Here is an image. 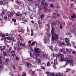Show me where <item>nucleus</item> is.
<instances>
[{
	"label": "nucleus",
	"instance_id": "7",
	"mask_svg": "<svg viewBox=\"0 0 76 76\" xmlns=\"http://www.w3.org/2000/svg\"><path fill=\"white\" fill-rule=\"evenodd\" d=\"M53 57H56V60H57V54H55L54 53V52H53Z\"/></svg>",
	"mask_w": 76,
	"mask_h": 76
},
{
	"label": "nucleus",
	"instance_id": "51",
	"mask_svg": "<svg viewBox=\"0 0 76 76\" xmlns=\"http://www.w3.org/2000/svg\"><path fill=\"white\" fill-rule=\"evenodd\" d=\"M41 23V22H40V21H39L38 22V24H39V25H40Z\"/></svg>",
	"mask_w": 76,
	"mask_h": 76
},
{
	"label": "nucleus",
	"instance_id": "1",
	"mask_svg": "<svg viewBox=\"0 0 76 76\" xmlns=\"http://www.w3.org/2000/svg\"><path fill=\"white\" fill-rule=\"evenodd\" d=\"M51 24H52V30L51 31V32L52 35V36L51 37L52 39V41H55V40H56V41L57 42V40H58V35L56 34V33H55L54 34L55 28H54L53 26L56 25V23H55L52 22Z\"/></svg>",
	"mask_w": 76,
	"mask_h": 76
},
{
	"label": "nucleus",
	"instance_id": "44",
	"mask_svg": "<svg viewBox=\"0 0 76 76\" xmlns=\"http://www.w3.org/2000/svg\"><path fill=\"white\" fill-rule=\"evenodd\" d=\"M15 58H16V60H19V58H18V57H15Z\"/></svg>",
	"mask_w": 76,
	"mask_h": 76
},
{
	"label": "nucleus",
	"instance_id": "4",
	"mask_svg": "<svg viewBox=\"0 0 76 76\" xmlns=\"http://www.w3.org/2000/svg\"><path fill=\"white\" fill-rule=\"evenodd\" d=\"M35 54L36 57H39L40 56V54H39V51H38L39 50V48H37L35 49Z\"/></svg>",
	"mask_w": 76,
	"mask_h": 76
},
{
	"label": "nucleus",
	"instance_id": "38",
	"mask_svg": "<svg viewBox=\"0 0 76 76\" xmlns=\"http://www.w3.org/2000/svg\"><path fill=\"white\" fill-rule=\"evenodd\" d=\"M46 74H47V75H49L50 74V72H46Z\"/></svg>",
	"mask_w": 76,
	"mask_h": 76
},
{
	"label": "nucleus",
	"instance_id": "20",
	"mask_svg": "<svg viewBox=\"0 0 76 76\" xmlns=\"http://www.w3.org/2000/svg\"><path fill=\"white\" fill-rule=\"evenodd\" d=\"M59 51H60V52L63 53L64 52V51L65 50H63V49H61L59 50Z\"/></svg>",
	"mask_w": 76,
	"mask_h": 76
},
{
	"label": "nucleus",
	"instance_id": "30",
	"mask_svg": "<svg viewBox=\"0 0 76 76\" xmlns=\"http://www.w3.org/2000/svg\"><path fill=\"white\" fill-rule=\"evenodd\" d=\"M40 67L42 69H45V66H41Z\"/></svg>",
	"mask_w": 76,
	"mask_h": 76
},
{
	"label": "nucleus",
	"instance_id": "19",
	"mask_svg": "<svg viewBox=\"0 0 76 76\" xmlns=\"http://www.w3.org/2000/svg\"><path fill=\"white\" fill-rule=\"evenodd\" d=\"M44 16H45V15H44V14H43L40 16V17L41 18H43Z\"/></svg>",
	"mask_w": 76,
	"mask_h": 76
},
{
	"label": "nucleus",
	"instance_id": "58",
	"mask_svg": "<svg viewBox=\"0 0 76 76\" xmlns=\"http://www.w3.org/2000/svg\"><path fill=\"white\" fill-rule=\"evenodd\" d=\"M53 14L54 15H56V13L55 12H54L53 13Z\"/></svg>",
	"mask_w": 76,
	"mask_h": 76
},
{
	"label": "nucleus",
	"instance_id": "37",
	"mask_svg": "<svg viewBox=\"0 0 76 76\" xmlns=\"http://www.w3.org/2000/svg\"><path fill=\"white\" fill-rule=\"evenodd\" d=\"M28 34L29 35V34L30 33V31L29 30H27Z\"/></svg>",
	"mask_w": 76,
	"mask_h": 76
},
{
	"label": "nucleus",
	"instance_id": "35",
	"mask_svg": "<svg viewBox=\"0 0 76 76\" xmlns=\"http://www.w3.org/2000/svg\"><path fill=\"white\" fill-rule=\"evenodd\" d=\"M70 69H67V70L66 71V72H69V71H70Z\"/></svg>",
	"mask_w": 76,
	"mask_h": 76
},
{
	"label": "nucleus",
	"instance_id": "8",
	"mask_svg": "<svg viewBox=\"0 0 76 76\" xmlns=\"http://www.w3.org/2000/svg\"><path fill=\"white\" fill-rule=\"evenodd\" d=\"M11 53L12 54V56L13 57H14L15 55V51L12 50V51L11 52Z\"/></svg>",
	"mask_w": 76,
	"mask_h": 76
},
{
	"label": "nucleus",
	"instance_id": "5",
	"mask_svg": "<svg viewBox=\"0 0 76 76\" xmlns=\"http://www.w3.org/2000/svg\"><path fill=\"white\" fill-rule=\"evenodd\" d=\"M67 63H70L71 64H72V66H73V61L71 60L70 58H69L67 59Z\"/></svg>",
	"mask_w": 76,
	"mask_h": 76
},
{
	"label": "nucleus",
	"instance_id": "39",
	"mask_svg": "<svg viewBox=\"0 0 76 76\" xmlns=\"http://www.w3.org/2000/svg\"><path fill=\"white\" fill-rule=\"evenodd\" d=\"M46 26L47 27H49V26H50V25L49 24H48L46 25Z\"/></svg>",
	"mask_w": 76,
	"mask_h": 76
},
{
	"label": "nucleus",
	"instance_id": "16",
	"mask_svg": "<svg viewBox=\"0 0 76 76\" xmlns=\"http://www.w3.org/2000/svg\"><path fill=\"white\" fill-rule=\"evenodd\" d=\"M30 57H32L33 58H34V55H32L31 53H30Z\"/></svg>",
	"mask_w": 76,
	"mask_h": 76
},
{
	"label": "nucleus",
	"instance_id": "42",
	"mask_svg": "<svg viewBox=\"0 0 76 76\" xmlns=\"http://www.w3.org/2000/svg\"><path fill=\"white\" fill-rule=\"evenodd\" d=\"M12 68H13V69H15V66H14V65H13V66H12Z\"/></svg>",
	"mask_w": 76,
	"mask_h": 76
},
{
	"label": "nucleus",
	"instance_id": "13",
	"mask_svg": "<svg viewBox=\"0 0 76 76\" xmlns=\"http://www.w3.org/2000/svg\"><path fill=\"white\" fill-rule=\"evenodd\" d=\"M57 59H55L54 60V64H55L56 65H58V64L57 63Z\"/></svg>",
	"mask_w": 76,
	"mask_h": 76
},
{
	"label": "nucleus",
	"instance_id": "60",
	"mask_svg": "<svg viewBox=\"0 0 76 76\" xmlns=\"http://www.w3.org/2000/svg\"><path fill=\"white\" fill-rule=\"evenodd\" d=\"M7 48H9V45H7Z\"/></svg>",
	"mask_w": 76,
	"mask_h": 76
},
{
	"label": "nucleus",
	"instance_id": "6",
	"mask_svg": "<svg viewBox=\"0 0 76 76\" xmlns=\"http://www.w3.org/2000/svg\"><path fill=\"white\" fill-rule=\"evenodd\" d=\"M65 39H66L65 40V42L66 44L67 45H70V43H69V39L67 38H66Z\"/></svg>",
	"mask_w": 76,
	"mask_h": 76
},
{
	"label": "nucleus",
	"instance_id": "64",
	"mask_svg": "<svg viewBox=\"0 0 76 76\" xmlns=\"http://www.w3.org/2000/svg\"><path fill=\"white\" fill-rule=\"evenodd\" d=\"M30 19H34V18H33V17H31L30 18Z\"/></svg>",
	"mask_w": 76,
	"mask_h": 76
},
{
	"label": "nucleus",
	"instance_id": "36",
	"mask_svg": "<svg viewBox=\"0 0 76 76\" xmlns=\"http://www.w3.org/2000/svg\"><path fill=\"white\" fill-rule=\"evenodd\" d=\"M5 61L6 62L9 61V58H6L5 59Z\"/></svg>",
	"mask_w": 76,
	"mask_h": 76
},
{
	"label": "nucleus",
	"instance_id": "52",
	"mask_svg": "<svg viewBox=\"0 0 76 76\" xmlns=\"http://www.w3.org/2000/svg\"><path fill=\"white\" fill-rule=\"evenodd\" d=\"M59 28L60 29H62V26L60 25L59 26Z\"/></svg>",
	"mask_w": 76,
	"mask_h": 76
},
{
	"label": "nucleus",
	"instance_id": "34",
	"mask_svg": "<svg viewBox=\"0 0 76 76\" xmlns=\"http://www.w3.org/2000/svg\"><path fill=\"white\" fill-rule=\"evenodd\" d=\"M53 4H50V7H53Z\"/></svg>",
	"mask_w": 76,
	"mask_h": 76
},
{
	"label": "nucleus",
	"instance_id": "43",
	"mask_svg": "<svg viewBox=\"0 0 76 76\" xmlns=\"http://www.w3.org/2000/svg\"><path fill=\"white\" fill-rule=\"evenodd\" d=\"M32 43L31 44V43H30L29 44V46L31 47V46H32Z\"/></svg>",
	"mask_w": 76,
	"mask_h": 76
},
{
	"label": "nucleus",
	"instance_id": "28",
	"mask_svg": "<svg viewBox=\"0 0 76 76\" xmlns=\"http://www.w3.org/2000/svg\"><path fill=\"white\" fill-rule=\"evenodd\" d=\"M41 4L42 5H45V3H44V2H41Z\"/></svg>",
	"mask_w": 76,
	"mask_h": 76
},
{
	"label": "nucleus",
	"instance_id": "11",
	"mask_svg": "<svg viewBox=\"0 0 76 76\" xmlns=\"http://www.w3.org/2000/svg\"><path fill=\"white\" fill-rule=\"evenodd\" d=\"M42 9H44L45 11H47L48 9L47 8L46 6H44L43 7H42Z\"/></svg>",
	"mask_w": 76,
	"mask_h": 76
},
{
	"label": "nucleus",
	"instance_id": "21",
	"mask_svg": "<svg viewBox=\"0 0 76 76\" xmlns=\"http://www.w3.org/2000/svg\"><path fill=\"white\" fill-rule=\"evenodd\" d=\"M50 75L51 76H55V75H54V74H53V73L51 72L50 73Z\"/></svg>",
	"mask_w": 76,
	"mask_h": 76
},
{
	"label": "nucleus",
	"instance_id": "3",
	"mask_svg": "<svg viewBox=\"0 0 76 76\" xmlns=\"http://www.w3.org/2000/svg\"><path fill=\"white\" fill-rule=\"evenodd\" d=\"M59 57L61 58L60 60L62 61H64V55L60 53H58L57 55V58Z\"/></svg>",
	"mask_w": 76,
	"mask_h": 76
},
{
	"label": "nucleus",
	"instance_id": "25",
	"mask_svg": "<svg viewBox=\"0 0 76 76\" xmlns=\"http://www.w3.org/2000/svg\"><path fill=\"white\" fill-rule=\"evenodd\" d=\"M12 20L13 22H16V19L15 18H13L12 19Z\"/></svg>",
	"mask_w": 76,
	"mask_h": 76
},
{
	"label": "nucleus",
	"instance_id": "32",
	"mask_svg": "<svg viewBox=\"0 0 76 76\" xmlns=\"http://www.w3.org/2000/svg\"><path fill=\"white\" fill-rule=\"evenodd\" d=\"M6 36V35L4 34H3L2 35V34L1 37H2V38H3V37H4Z\"/></svg>",
	"mask_w": 76,
	"mask_h": 76
},
{
	"label": "nucleus",
	"instance_id": "14",
	"mask_svg": "<svg viewBox=\"0 0 76 76\" xmlns=\"http://www.w3.org/2000/svg\"><path fill=\"white\" fill-rule=\"evenodd\" d=\"M3 55L4 56H7V53L6 51H5L3 52Z\"/></svg>",
	"mask_w": 76,
	"mask_h": 76
},
{
	"label": "nucleus",
	"instance_id": "29",
	"mask_svg": "<svg viewBox=\"0 0 76 76\" xmlns=\"http://www.w3.org/2000/svg\"><path fill=\"white\" fill-rule=\"evenodd\" d=\"M45 5L47 6V7H48V3H45Z\"/></svg>",
	"mask_w": 76,
	"mask_h": 76
},
{
	"label": "nucleus",
	"instance_id": "12",
	"mask_svg": "<svg viewBox=\"0 0 76 76\" xmlns=\"http://www.w3.org/2000/svg\"><path fill=\"white\" fill-rule=\"evenodd\" d=\"M32 46H34V45L35 44H37V41H34V42H33L31 43Z\"/></svg>",
	"mask_w": 76,
	"mask_h": 76
},
{
	"label": "nucleus",
	"instance_id": "59",
	"mask_svg": "<svg viewBox=\"0 0 76 76\" xmlns=\"http://www.w3.org/2000/svg\"><path fill=\"white\" fill-rule=\"evenodd\" d=\"M24 23H25V22H27V20H24Z\"/></svg>",
	"mask_w": 76,
	"mask_h": 76
},
{
	"label": "nucleus",
	"instance_id": "15",
	"mask_svg": "<svg viewBox=\"0 0 76 76\" xmlns=\"http://www.w3.org/2000/svg\"><path fill=\"white\" fill-rule=\"evenodd\" d=\"M50 66V62L49 61L47 63V66Z\"/></svg>",
	"mask_w": 76,
	"mask_h": 76
},
{
	"label": "nucleus",
	"instance_id": "63",
	"mask_svg": "<svg viewBox=\"0 0 76 76\" xmlns=\"http://www.w3.org/2000/svg\"><path fill=\"white\" fill-rule=\"evenodd\" d=\"M56 7L57 8V9H58V5H57V6H56Z\"/></svg>",
	"mask_w": 76,
	"mask_h": 76
},
{
	"label": "nucleus",
	"instance_id": "27",
	"mask_svg": "<svg viewBox=\"0 0 76 76\" xmlns=\"http://www.w3.org/2000/svg\"><path fill=\"white\" fill-rule=\"evenodd\" d=\"M61 76V75H60V74L59 73H57L56 74V76Z\"/></svg>",
	"mask_w": 76,
	"mask_h": 76
},
{
	"label": "nucleus",
	"instance_id": "57",
	"mask_svg": "<svg viewBox=\"0 0 76 76\" xmlns=\"http://www.w3.org/2000/svg\"><path fill=\"white\" fill-rule=\"evenodd\" d=\"M55 64H54V65L53 66V67H54V68H55L56 67V66H55Z\"/></svg>",
	"mask_w": 76,
	"mask_h": 76
},
{
	"label": "nucleus",
	"instance_id": "2",
	"mask_svg": "<svg viewBox=\"0 0 76 76\" xmlns=\"http://www.w3.org/2000/svg\"><path fill=\"white\" fill-rule=\"evenodd\" d=\"M13 13L12 12H8V15H5L4 16V20H9V16L12 17V16H13Z\"/></svg>",
	"mask_w": 76,
	"mask_h": 76
},
{
	"label": "nucleus",
	"instance_id": "47",
	"mask_svg": "<svg viewBox=\"0 0 76 76\" xmlns=\"http://www.w3.org/2000/svg\"><path fill=\"white\" fill-rule=\"evenodd\" d=\"M16 16H20V15H19V14H16Z\"/></svg>",
	"mask_w": 76,
	"mask_h": 76
},
{
	"label": "nucleus",
	"instance_id": "24",
	"mask_svg": "<svg viewBox=\"0 0 76 76\" xmlns=\"http://www.w3.org/2000/svg\"><path fill=\"white\" fill-rule=\"evenodd\" d=\"M31 36H33V35H34V32L32 30H31Z\"/></svg>",
	"mask_w": 76,
	"mask_h": 76
},
{
	"label": "nucleus",
	"instance_id": "17",
	"mask_svg": "<svg viewBox=\"0 0 76 76\" xmlns=\"http://www.w3.org/2000/svg\"><path fill=\"white\" fill-rule=\"evenodd\" d=\"M3 4H4V1L0 0V5H2Z\"/></svg>",
	"mask_w": 76,
	"mask_h": 76
},
{
	"label": "nucleus",
	"instance_id": "33",
	"mask_svg": "<svg viewBox=\"0 0 76 76\" xmlns=\"http://www.w3.org/2000/svg\"><path fill=\"white\" fill-rule=\"evenodd\" d=\"M17 44H18V45H19V44H20V40H18V41Z\"/></svg>",
	"mask_w": 76,
	"mask_h": 76
},
{
	"label": "nucleus",
	"instance_id": "31",
	"mask_svg": "<svg viewBox=\"0 0 76 76\" xmlns=\"http://www.w3.org/2000/svg\"><path fill=\"white\" fill-rule=\"evenodd\" d=\"M50 48L51 49V51H53V47L52 46H50Z\"/></svg>",
	"mask_w": 76,
	"mask_h": 76
},
{
	"label": "nucleus",
	"instance_id": "18",
	"mask_svg": "<svg viewBox=\"0 0 76 76\" xmlns=\"http://www.w3.org/2000/svg\"><path fill=\"white\" fill-rule=\"evenodd\" d=\"M41 5H40L38 7V8H39V10H42V8H41Z\"/></svg>",
	"mask_w": 76,
	"mask_h": 76
},
{
	"label": "nucleus",
	"instance_id": "48",
	"mask_svg": "<svg viewBox=\"0 0 76 76\" xmlns=\"http://www.w3.org/2000/svg\"><path fill=\"white\" fill-rule=\"evenodd\" d=\"M31 41L29 40V41H28V44H30L31 43Z\"/></svg>",
	"mask_w": 76,
	"mask_h": 76
},
{
	"label": "nucleus",
	"instance_id": "41",
	"mask_svg": "<svg viewBox=\"0 0 76 76\" xmlns=\"http://www.w3.org/2000/svg\"><path fill=\"white\" fill-rule=\"evenodd\" d=\"M4 48H3L1 49V51H4Z\"/></svg>",
	"mask_w": 76,
	"mask_h": 76
},
{
	"label": "nucleus",
	"instance_id": "56",
	"mask_svg": "<svg viewBox=\"0 0 76 76\" xmlns=\"http://www.w3.org/2000/svg\"><path fill=\"white\" fill-rule=\"evenodd\" d=\"M36 4V6H38V7H39V5L38 4Z\"/></svg>",
	"mask_w": 76,
	"mask_h": 76
},
{
	"label": "nucleus",
	"instance_id": "62",
	"mask_svg": "<svg viewBox=\"0 0 76 76\" xmlns=\"http://www.w3.org/2000/svg\"><path fill=\"white\" fill-rule=\"evenodd\" d=\"M74 47L75 48H76V46H75V45H73Z\"/></svg>",
	"mask_w": 76,
	"mask_h": 76
},
{
	"label": "nucleus",
	"instance_id": "53",
	"mask_svg": "<svg viewBox=\"0 0 76 76\" xmlns=\"http://www.w3.org/2000/svg\"><path fill=\"white\" fill-rule=\"evenodd\" d=\"M66 51H67V52L69 51V49L66 48Z\"/></svg>",
	"mask_w": 76,
	"mask_h": 76
},
{
	"label": "nucleus",
	"instance_id": "22",
	"mask_svg": "<svg viewBox=\"0 0 76 76\" xmlns=\"http://www.w3.org/2000/svg\"><path fill=\"white\" fill-rule=\"evenodd\" d=\"M26 73L25 72H23V75H22V76H26Z\"/></svg>",
	"mask_w": 76,
	"mask_h": 76
},
{
	"label": "nucleus",
	"instance_id": "49",
	"mask_svg": "<svg viewBox=\"0 0 76 76\" xmlns=\"http://www.w3.org/2000/svg\"><path fill=\"white\" fill-rule=\"evenodd\" d=\"M57 16H58V17H60V14H57Z\"/></svg>",
	"mask_w": 76,
	"mask_h": 76
},
{
	"label": "nucleus",
	"instance_id": "9",
	"mask_svg": "<svg viewBox=\"0 0 76 76\" xmlns=\"http://www.w3.org/2000/svg\"><path fill=\"white\" fill-rule=\"evenodd\" d=\"M18 31L19 32H22V33H24V30L23 29L22 30L20 29H18Z\"/></svg>",
	"mask_w": 76,
	"mask_h": 76
},
{
	"label": "nucleus",
	"instance_id": "23",
	"mask_svg": "<svg viewBox=\"0 0 76 76\" xmlns=\"http://www.w3.org/2000/svg\"><path fill=\"white\" fill-rule=\"evenodd\" d=\"M12 49V48L11 47H10L9 48V51L10 52V51H11V50Z\"/></svg>",
	"mask_w": 76,
	"mask_h": 76
},
{
	"label": "nucleus",
	"instance_id": "54",
	"mask_svg": "<svg viewBox=\"0 0 76 76\" xmlns=\"http://www.w3.org/2000/svg\"><path fill=\"white\" fill-rule=\"evenodd\" d=\"M6 36H9V34H8V33H6Z\"/></svg>",
	"mask_w": 76,
	"mask_h": 76
},
{
	"label": "nucleus",
	"instance_id": "45",
	"mask_svg": "<svg viewBox=\"0 0 76 76\" xmlns=\"http://www.w3.org/2000/svg\"><path fill=\"white\" fill-rule=\"evenodd\" d=\"M73 16H74V17H75V18H76V15H75V13H73Z\"/></svg>",
	"mask_w": 76,
	"mask_h": 76
},
{
	"label": "nucleus",
	"instance_id": "46",
	"mask_svg": "<svg viewBox=\"0 0 76 76\" xmlns=\"http://www.w3.org/2000/svg\"><path fill=\"white\" fill-rule=\"evenodd\" d=\"M61 44L62 45H64L65 44V43H64V42H63L61 43Z\"/></svg>",
	"mask_w": 76,
	"mask_h": 76
},
{
	"label": "nucleus",
	"instance_id": "26",
	"mask_svg": "<svg viewBox=\"0 0 76 76\" xmlns=\"http://www.w3.org/2000/svg\"><path fill=\"white\" fill-rule=\"evenodd\" d=\"M35 71H33L31 73L32 75H34L35 74Z\"/></svg>",
	"mask_w": 76,
	"mask_h": 76
},
{
	"label": "nucleus",
	"instance_id": "10",
	"mask_svg": "<svg viewBox=\"0 0 76 76\" xmlns=\"http://www.w3.org/2000/svg\"><path fill=\"white\" fill-rule=\"evenodd\" d=\"M26 64L28 68H29V65H30V67H32V65H31V63L28 64L27 63H26Z\"/></svg>",
	"mask_w": 76,
	"mask_h": 76
},
{
	"label": "nucleus",
	"instance_id": "50",
	"mask_svg": "<svg viewBox=\"0 0 76 76\" xmlns=\"http://www.w3.org/2000/svg\"><path fill=\"white\" fill-rule=\"evenodd\" d=\"M71 17L72 18H73V19H74L75 18V17H74V16L73 15H72Z\"/></svg>",
	"mask_w": 76,
	"mask_h": 76
},
{
	"label": "nucleus",
	"instance_id": "40",
	"mask_svg": "<svg viewBox=\"0 0 76 76\" xmlns=\"http://www.w3.org/2000/svg\"><path fill=\"white\" fill-rule=\"evenodd\" d=\"M72 53L73 54H76V52L75 51H73L72 52Z\"/></svg>",
	"mask_w": 76,
	"mask_h": 76
},
{
	"label": "nucleus",
	"instance_id": "55",
	"mask_svg": "<svg viewBox=\"0 0 76 76\" xmlns=\"http://www.w3.org/2000/svg\"><path fill=\"white\" fill-rule=\"evenodd\" d=\"M31 23H34V20H32L31 21Z\"/></svg>",
	"mask_w": 76,
	"mask_h": 76
},
{
	"label": "nucleus",
	"instance_id": "61",
	"mask_svg": "<svg viewBox=\"0 0 76 76\" xmlns=\"http://www.w3.org/2000/svg\"><path fill=\"white\" fill-rule=\"evenodd\" d=\"M2 36V33H0V36H1V37Z\"/></svg>",
	"mask_w": 76,
	"mask_h": 76
}]
</instances>
